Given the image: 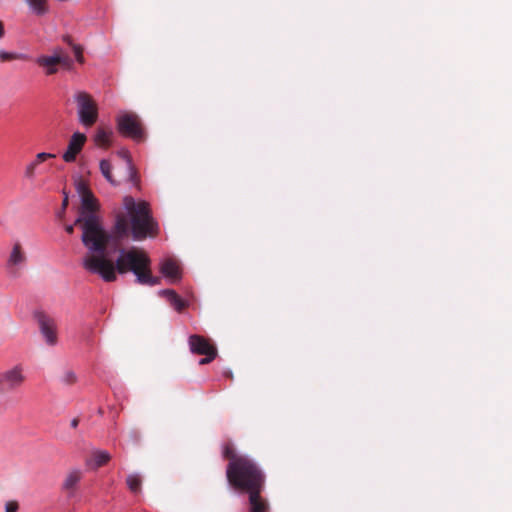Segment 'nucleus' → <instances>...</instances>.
Returning <instances> with one entry per match:
<instances>
[{"label":"nucleus","mask_w":512,"mask_h":512,"mask_svg":"<svg viewBox=\"0 0 512 512\" xmlns=\"http://www.w3.org/2000/svg\"><path fill=\"white\" fill-rule=\"evenodd\" d=\"M189 347L191 352L197 355L216 351V347L208 339L196 334L189 337Z\"/></svg>","instance_id":"nucleus-10"},{"label":"nucleus","mask_w":512,"mask_h":512,"mask_svg":"<svg viewBox=\"0 0 512 512\" xmlns=\"http://www.w3.org/2000/svg\"><path fill=\"white\" fill-rule=\"evenodd\" d=\"M54 55L59 60L58 65H61L67 69H70L72 67V59L67 54L63 53L61 49L55 50Z\"/></svg>","instance_id":"nucleus-22"},{"label":"nucleus","mask_w":512,"mask_h":512,"mask_svg":"<svg viewBox=\"0 0 512 512\" xmlns=\"http://www.w3.org/2000/svg\"><path fill=\"white\" fill-rule=\"evenodd\" d=\"M226 478L234 490L249 494L251 512H266L268 510L267 503L260 496L265 486L266 477L253 459L246 456L228 463Z\"/></svg>","instance_id":"nucleus-2"},{"label":"nucleus","mask_w":512,"mask_h":512,"mask_svg":"<svg viewBox=\"0 0 512 512\" xmlns=\"http://www.w3.org/2000/svg\"><path fill=\"white\" fill-rule=\"evenodd\" d=\"M118 154H119L120 157H122L126 161V165L127 166L130 165V164H133L132 163V158H131L130 153L128 152V150H125V149L120 150L118 152Z\"/></svg>","instance_id":"nucleus-29"},{"label":"nucleus","mask_w":512,"mask_h":512,"mask_svg":"<svg viewBox=\"0 0 512 512\" xmlns=\"http://www.w3.org/2000/svg\"><path fill=\"white\" fill-rule=\"evenodd\" d=\"M63 382L69 385L75 383L76 374L71 370L66 371L63 375Z\"/></svg>","instance_id":"nucleus-26"},{"label":"nucleus","mask_w":512,"mask_h":512,"mask_svg":"<svg viewBox=\"0 0 512 512\" xmlns=\"http://www.w3.org/2000/svg\"><path fill=\"white\" fill-rule=\"evenodd\" d=\"M100 171L104 178L113 186H117L119 183L112 176V164L109 160L103 159L100 161Z\"/></svg>","instance_id":"nucleus-18"},{"label":"nucleus","mask_w":512,"mask_h":512,"mask_svg":"<svg viewBox=\"0 0 512 512\" xmlns=\"http://www.w3.org/2000/svg\"><path fill=\"white\" fill-rule=\"evenodd\" d=\"M79 424V419L78 418H74L72 421H71V427L72 428H76Z\"/></svg>","instance_id":"nucleus-34"},{"label":"nucleus","mask_w":512,"mask_h":512,"mask_svg":"<svg viewBox=\"0 0 512 512\" xmlns=\"http://www.w3.org/2000/svg\"><path fill=\"white\" fill-rule=\"evenodd\" d=\"M55 157H56V156H55V154H51V153H46V152L38 153V154L36 155V157H35V160H34V161H32L31 163H29V164L26 166V168H25V172H24L25 177H26V178H28V179H32V178H34V176H35V169H36V167H37L40 163H42V162H44V161H46V160H48V159L55 158Z\"/></svg>","instance_id":"nucleus-14"},{"label":"nucleus","mask_w":512,"mask_h":512,"mask_svg":"<svg viewBox=\"0 0 512 512\" xmlns=\"http://www.w3.org/2000/svg\"><path fill=\"white\" fill-rule=\"evenodd\" d=\"M113 136V131L111 129H106L99 127L95 134L94 141L96 145L100 147H109L111 144V138Z\"/></svg>","instance_id":"nucleus-16"},{"label":"nucleus","mask_w":512,"mask_h":512,"mask_svg":"<svg viewBox=\"0 0 512 512\" xmlns=\"http://www.w3.org/2000/svg\"><path fill=\"white\" fill-rule=\"evenodd\" d=\"M19 503L15 500H11L6 502L5 504V512H18Z\"/></svg>","instance_id":"nucleus-27"},{"label":"nucleus","mask_w":512,"mask_h":512,"mask_svg":"<svg viewBox=\"0 0 512 512\" xmlns=\"http://www.w3.org/2000/svg\"><path fill=\"white\" fill-rule=\"evenodd\" d=\"M83 476L84 473L79 468H72L66 472L60 489L68 499H72L76 495Z\"/></svg>","instance_id":"nucleus-8"},{"label":"nucleus","mask_w":512,"mask_h":512,"mask_svg":"<svg viewBox=\"0 0 512 512\" xmlns=\"http://www.w3.org/2000/svg\"><path fill=\"white\" fill-rule=\"evenodd\" d=\"M58 59L55 55L52 56H40L36 59V63L45 69L47 75H53L58 71Z\"/></svg>","instance_id":"nucleus-15"},{"label":"nucleus","mask_w":512,"mask_h":512,"mask_svg":"<svg viewBox=\"0 0 512 512\" xmlns=\"http://www.w3.org/2000/svg\"><path fill=\"white\" fill-rule=\"evenodd\" d=\"M13 60H22L28 61L30 60L29 55L24 53H15V52H7L4 50H0V62H8Z\"/></svg>","instance_id":"nucleus-19"},{"label":"nucleus","mask_w":512,"mask_h":512,"mask_svg":"<svg viewBox=\"0 0 512 512\" xmlns=\"http://www.w3.org/2000/svg\"><path fill=\"white\" fill-rule=\"evenodd\" d=\"M68 206V196L65 195L64 199H63V202H62V213L65 211V209L67 208Z\"/></svg>","instance_id":"nucleus-32"},{"label":"nucleus","mask_w":512,"mask_h":512,"mask_svg":"<svg viewBox=\"0 0 512 512\" xmlns=\"http://www.w3.org/2000/svg\"><path fill=\"white\" fill-rule=\"evenodd\" d=\"M118 131L134 140L141 141L144 138V129L141 120L136 113L122 112L117 116Z\"/></svg>","instance_id":"nucleus-4"},{"label":"nucleus","mask_w":512,"mask_h":512,"mask_svg":"<svg viewBox=\"0 0 512 512\" xmlns=\"http://www.w3.org/2000/svg\"><path fill=\"white\" fill-rule=\"evenodd\" d=\"M111 459V455L104 450H95L91 454V458L87 460L86 464L93 469H98L107 464Z\"/></svg>","instance_id":"nucleus-13"},{"label":"nucleus","mask_w":512,"mask_h":512,"mask_svg":"<svg viewBox=\"0 0 512 512\" xmlns=\"http://www.w3.org/2000/svg\"><path fill=\"white\" fill-rule=\"evenodd\" d=\"M76 190L78 192V194L80 195V197H85L86 193L87 194H91L92 191L90 190L89 186L87 185V183L83 180H79L76 184Z\"/></svg>","instance_id":"nucleus-25"},{"label":"nucleus","mask_w":512,"mask_h":512,"mask_svg":"<svg viewBox=\"0 0 512 512\" xmlns=\"http://www.w3.org/2000/svg\"><path fill=\"white\" fill-rule=\"evenodd\" d=\"M127 170H128V180L135 186H138L139 185V176H138V172H137V169L135 168V166L133 164H130L127 166Z\"/></svg>","instance_id":"nucleus-23"},{"label":"nucleus","mask_w":512,"mask_h":512,"mask_svg":"<svg viewBox=\"0 0 512 512\" xmlns=\"http://www.w3.org/2000/svg\"><path fill=\"white\" fill-rule=\"evenodd\" d=\"M129 438L133 443H138L140 441V435L137 431H130Z\"/></svg>","instance_id":"nucleus-30"},{"label":"nucleus","mask_w":512,"mask_h":512,"mask_svg":"<svg viewBox=\"0 0 512 512\" xmlns=\"http://www.w3.org/2000/svg\"><path fill=\"white\" fill-rule=\"evenodd\" d=\"M86 139L85 134L75 132L69 140L68 147L63 154V160L68 163L74 162L77 155L81 152Z\"/></svg>","instance_id":"nucleus-9"},{"label":"nucleus","mask_w":512,"mask_h":512,"mask_svg":"<svg viewBox=\"0 0 512 512\" xmlns=\"http://www.w3.org/2000/svg\"><path fill=\"white\" fill-rule=\"evenodd\" d=\"M126 484L132 493H140L142 486V478L137 473L129 474L126 478Z\"/></svg>","instance_id":"nucleus-17"},{"label":"nucleus","mask_w":512,"mask_h":512,"mask_svg":"<svg viewBox=\"0 0 512 512\" xmlns=\"http://www.w3.org/2000/svg\"><path fill=\"white\" fill-rule=\"evenodd\" d=\"M26 381L21 364L0 373V394L19 389Z\"/></svg>","instance_id":"nucleus-6"},{"label":"nucleus","mask_w":512,"mask_h":512,"mask_svg":"<svg viewBox=\"0 0 512 512\" xmlns=\"http://www.w3.org/2000/svg\"><path fill=\"white\" fill-rule=\"evenodd\" d=\"M27 263V254L20 242H15L6 261L8 274L18 278Z\"/></svg>","instance_id":"nucleus-7"},{"label":"nucleus","mask_w":512,"mask_h":512,"mask_svg":"<svg viewBox=\"0 0 512 512\" xmlns=\"http://www.w3.org/2000/svg\"><path fill=\"white\" fill-rule=\"evenodd\" d=\"M206 357L205 358H202L199 363L201 365H205V364H208L210 363L217 355V350L216 351H213V352H209L208 354H204Z\"/></svg>","instance_id":"nucleus-28"},{"label":"nucleus","mask_w":512,"mask_h":512,"mask_svg":"<svg viewBox=\"0 0 512 512\" xmlns=\"http://www.w3.org/2000/svg\"><path fill=\"white\" fill-rule=\"evenodd\" d=\"M33 317L37 323L38 329L48 346L58 344V325L54 317L44 311H36Z\"/></svg>","instance_id":"nucleus-5"},{"label":"nucleus","mask_w":512,"mask_h":512,"mask_svg":"<svg viewBox=\"0 0 512 512\" xmlns=\"http://www.w3.org/2000/svg\"><path fill=\"white\" fill-rule=\"evenodd\" d=\"M37 15H43L48 11L47 0H25Z\"/></svg>","instance_id":"nucleus-20"},{"label":"nucleus","mask_w":512,"mask_h":512,"mask_svg":"<svg viewBox=\"0 0 512 512\" xmlns=\"http://www.w3.org/2000/svg\"><path fill=\"white\" fill-rule=\"evenodd\" d=\"M79 121L86 127L93 126L98 119V106L91 95L86 92H78L75 95Z\"/></svg>","instance_id":"nucleus-3"},{"label":"nucleus","mask_w":512,"mask_h":512,"mask_svg":"<svg viewBox=\"0 0 512 512\" xmlns=\"http://www.w3.org/2000/svg\"><path fill=\"white\" fill-rule=\"evenodd\" d=\"M223 457L229 460V463H232L238 458L246 457V455H238L232 444H226L223 448Z\"/></svg>","instance_id":"nucleus-21"},{"label":"nucleus","mask_w":512,"mask_h":512,"mask_svg":"<svg viewBox=\"0 0 512 512\" xmlns=\"http://www.w3.org/2000/svg\"><path fill=\"white\" fill-rule=\"evenodd\" d=\"M65 230L68 234H72L74 232V225H67Z\"/></svg>","instance_id":"nucleus-33"},{"label":"nucleus","mask_w":512,"mask_h":512,"mask_svg":"<svg viewBox=\"0 0 512 512\" xmlns=\"http://www.w3.org/2000/svg\"><path fill=\"white\" fill-rule=\"evenodd\" d=\"M125 212H118L111 234L102 226L96 212L99 204L93 193L81 198L79 216L74 225L81 227L83 233L82 243L89 253L83 258V267L90 273L98 274L104 281L113 282L117 279L116 272L125 274L129 271L136 276L137 283L141 285L156 286L161 278L153 276L151 260L148 254L138 248L120 250L115 263L106 256V250L112 239L115 246L131 233L134 240H143L146 237H155L158 234V225L152 217L150 206L146 201L136 202L132 196L123 199Z\"/></svg>","instance_id":"nucleus-1"},{"label":"nucleus","mask_w":512,"mask_h":512,"mask_svg":"<svg viewBox=\"0 0 512 512\" xmlns=\"http://www.w3.org/2000/svg\"><path fill=\"white\" fill-rule=\"evenodd\" d=\"M161 296L166 297L171 306L178 312H182L185 308L188 307V302L182 299L174 290L165 289L159 292Z\"/></svg>","instance_id":"nucleus-12"},{"label":"nucleus","mask_w":512,"mask_h":512,"mask_svg":"<svg viewBox=\"0 0 512 512\" xmlns=\"http://www.w3.org/2000/svg\"><path fill=\"white\" fill-rule=\"evenodd\" d=\"M65 41H67L72 46V49H73V52H74L76 60L79 63H83L84 62V57H83V49H82V47L79 46V45L72 44L69 37H66Z\"/></svg>","instance_id":"nucleus-24"},{"label":"nucleus","mask_w":512,"mask_h":512,"mask_svg":"<svg viewBox=\"0 0 512 512\" xmlns=\"http://www.w3.org/2000/svg\"><path fill=\"white\" fill-rule=\"evenodd\" d=\"M160 272L171 283H176L181 279V270L176 260L172 258L164 259L160 264Z\"/></svg>","instance_id":"nucleus-11"},{"label":"nucleus","mask_w":512,"mask_h":512,"mask_svg":"<svg viewBox=\"0 0 512 512\" xmlns=\"http://www.w3.org/2000/svg\"><path fill=\"white\" fill-rule=\"evenodd\" d=\"M5 36V27L3 21L0 20V40Z\"/></svg>","instance_id":"nucleus-31"}]
</instances>
